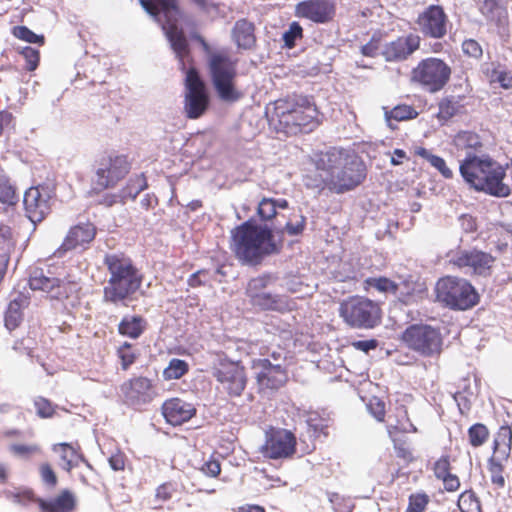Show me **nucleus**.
<instances>
[{
    "label": "nucleus",
    "mask_w": 512,
    "mask_h": 512,
    "mask_svg": "<svg viewBox=\"0 0 512 512\" xmlns=\"http://www.w3.org/2000/svg\"><path fill=\"white\" fill-rule=\"evenodd\" d=\"M313 162L315 172L307 174L304 179L308 188H328L342 194L360 185L366 176L364 163L343 149L331 148L320 152L314 156Z\"/></svg>",
    "instance_id": "f257e3e1"
},
{
    "label": "nucleus",
    "mask_w": 512,
    "mask_h": 512,
    "mask_svg": "<svg viewBox=\"0 0 512 512\" xmlns=\"http://www.w3.org/2000/svg\"><path fill=\"white\" fill-rule=\"evenodd\" d=\"M194 38L207 55L210 80L218 98L225 103L239 101L243 97V92L236 84L238 60L233 59L225 50L212 51L202 36L196 35Z\"/></svg>",
    "instance_id": "f03ea898"
},
{
    "label": "nucleus",
    "mask_w": 512,
    "mask_h": 512,
    "mask_svg": "<svg viewBox=\"0 0 512 512\" xmlns=\"http://www.w3.org/2000/svg\"><path fill=\"white\" fill-rule=\"evenodd\" d=\"M460 174L475 190L484 191L496 197H506L510 188L503 183L504 168L488 156L468 155L460 162Z\"/></svg>",
    "instance_id": "7ed1b4c3"
},
{
    "label": "nucleus",
    "mask_w": 512,
    "mask_h": 512,
    "mask_svg": "<svg viewBox=\"0 0 512 512\" xmlns=\"http://www.w3.org/2000/svg\"><path fill=\"white\" fill-rule=\"evenodd\" d=\"M231 249L244 264L257 265L275 251L271 229L246 221L231 232Z\"/></svg>",
    "instance_id": "20e7f679"
},
{
    "label": "nucleus",
    "mask_w": 512,
    "mask_h": 512,
    "mask_svg": "<svg viewBox=\"0 0 512 512\" xmlns=\"http://www.w3.org/2000/svg\"><path fill=\"white\" fill-rule=\"evenodd\" d=\"M318 110L307 97L296 101L277 100L274 103L271 121L278 131L287 135L309 133L318 125Z\"/></svg>",
    "instance_id": "39448f33"
},
{
    "label": "nucleus",
    "mask_w": 512,
    "mask_h": 512,
    "mask_svg": "<svg viewBox=\"0 0 512 512\" xmlns=\"http://www.w3.org/2000/svg\"><path fill=\"white\" fill-rule=\"evenodd\" d=\"M110 278L104 287V300L117 304L128 299L141 286L142 275L132 261L122 255L110 254L105 257Z\"/></svg>",
    "instance_id": "423d86ee"
},
{
    "label": "nucleus",
    "mask_w": 512,
    "mask_h": 512,
    "mask_svg": "<svg viewBox=\"0 0 512 512\" xmlns=\"http://www.w3.org/2000/svg\"><path fill=\"white\" fill-rule=\"evenodd\" d=\"M142 8L157 22L162 29L179 59L188 54V43L179 22L183 18L177 0H139Z\"/></svg>",
    "instance_id": "0eeeda50"
},
{
    "label": "nucleus",
    "mask_w": 512,
    "mask_h": 512,
    "mask_svg": "<svg viewBox=\"0 0 512 512\" xmlns=\"http://www.w3.org/2000/svg\"><path fill=\"white\" fill-rule=\"evenodd\" d=\"M401 342L425 358H437L443 350V336L439 327L430 324H411L401 333Z\"/></svg>",
    "instance_id": "6e6552de"
},
{
    "label": "nucleus",
    "mask_w": 512,
    "mask_h": 512,
    "mask_svg": "<svg viewBox=\"0 0 512 512\" xmlns=\"http://www.w3.org/2000/svg\"><path fill=\"white\" fill-rule=\"evenodd\" d=\"M435 293L438 302L454 310H467L478 302L474 287L457 277L447 276L438 280Z\"/></svg>",
    "instance_id": "1a4fd4ad"
},
{
    "label": "nucleus",
    "mask_w": 512,
    "mask_h": 512,
    "mask_svg": "<svg viewBox=\"0 0 512 512\" xmlns=\"http://www.w3.org/2000/svg\"><path fill=\"white\" fill-rule=\"evenodd\" d=\"M339 315L351 328L371 329L381 321V309L372 300L360 296L349 297L339 306Z\"/></svg>",
    "instance_id": "9d476101"
},
{
    "label": "nucleus",
    "mask_w": 512,
    "mask_h": 512,
    "mask_svg": "<svg viewBox=\"0 0 512 512\" xmlns=\"http://www.w3.org/2000/svg\"><path fill=\"white\" fill-rule=\"evenodd\" d=\"M450 77V66L436 57L421 60L411 71V80L431 93L442 90L449 82Z\"/></svg>",
    "instance_id": "9b49d317"
},
{
    "label": "nucleus",
    "mask_w": 512,
    "mask_h": 512,
    "mask_svg": "<svg viewBox=\"0 0 512 512\" xmlns=\"http://www.w3.org/2000/svg\"><path fill=\"white\" fill-rule=\"evenodd\" d=\"M213 376L231 397L240 396L248 382L244 366L240 362L226 359L219 361L213 370Z\"/></svg>",
    "instance_id": "f8f14e48"
},
{
    "label": "nucleus",
    "mask_w": 512,
    "mask_h": 512,
    "mask_svg": "<svg viewBox=\"0 0 512 512\" xmlns=\"http://www.w3.org/2000/svg\"><path fill=\"white\" fill-rule=\"evenodd\" d=\"M130 170V164L124 155L110 154L102 157L97 164L94 183L97 189L114 186Z\"/></svg>",
    "instance_id": "ddd939ff"
},
{
    "label": "nucleus",
    "mask_w": 512,
    "mask_h": 512,
    "mask_svg": "<svg viewBox=\"0 0 512 512\" xmlns=\"http://www.w3.org/2000/svg\"><path fill=\"white\" fill-rule=\"evenodd\" d=\"M257 385L261 391H277L288 381L287 366L271 364L270 358H258L252 361Z\"/></svg>",
    "instance_id": "4468645a"
},
{
    "label": "nucleus",
    "mask_w": 512,
    "mask_h": 512,
    "mask_svg": "<svg viewBox=\"0 0 512 512\" xmlns=\"http://www.w3.org/2000/svg\"><path fill=\"white\" fill-rule=\"evenodd\" d=\"M54 196V188L51 185H39L26 190L23 197V204L27 217L31 222L36 223L44 219L50 212V201Z\"/></svg>",
    "instance_id": "2eb2a0df"
},
{
    "label": "nucleus",
    "mask_w": 512,
    "mask_h": 512,
    "mask_svg": "<svg viewBox=\"0 0 512 512\" xmlns=\"http://www.w3.org/2000/svg\"><path fill=\"white\" fill-rule=\"evenodd\" d=\"M185 111L189 118H199L207 109L209 99L204 84L194 69L186 73Z\"/></svg>",
    "instance_id": "dca6fc26"
},
{
    "label": "nucleus",
    "mask_w": 512,
    "mask_h": 512,
    "mask_svg": "<svg viewBox=\"0 0 512 512\" xmlns=\"http://www.w3.org/2000/svg\"><path fill=\"white\" fill-rule=\"evenodd\" d=\"M296 438L294 434L285 429H278L267 434L261 453L265 458L284 459L295 452Z\"/></svg>",
    "instance_id": "f3484780"
},
{
    "label": "nucleus",
    "mask_w": 512,
    "mask_h": 512,
    "mask_svg": "<svg viewBox=\"0 0 512 512\" xmlns=\"http://www.w3.org/2000/svg\"><path fill=\"white\" fill-rule=\"evenodd\" d=\"M495 258L485 252L473 250H461L450 255V262L466 272L486 276L490 273Z\"/></svg>",
    "instance_id": "a211bd4d"
},
{
    "label": "nucleus",
    "mask_w": 512,
    "mask_h": 512,
    "mask_svg": "<svg viewBox=\"0 0 512 512\" xmlns=\"http://www.w3.org/2000/svg\"><path fill=\"white\" fill-rule=\"evenodd\" d=\"M421 38L410 33L384 43L380 54L387 62H401L408 59L420 47Z\"/></svg>",
    "instance_id": "6ab92c4d"
},
{
    "label": "nucleus",
    "mask_w": 512,
    "mask_h": 512,
    "mask_svg": "<svg viewBox=\"0 0 512 512\" xmlns=\"http://www.w3.org/2000/svg\"><path fill=\"white\" fill-rule=\"evenodd\" d=\"M335 3L333 0H304L295 6V16L314 23L324 24L333 19Z\"/></svg>",
    "instance_id": "aec40b11"
},
{
    "label": "nucleus",
    "mask_w": 512,
    "mask_h": 512,
    "mask_svg": "<svg viewBox=\"0 0 512 512\" xmlns=\"http://www.w3.org/2000/svg\"><path fill=\"white\" fill-rule=\"evenodd\" d=\"M420 31L432 38H442L446 34L447 17L437 5L429 6L417 19Z\"/></svg>",
    "instance_id": "412c9836"
},
{
    "label": "nucleus",
    "mask_w": 512,
    "mask_h": 512,
    "mask_svg": "<svg viewBox=\"0 0 512 512\" xmlns=\"http://www.w3.org/2000/svg\"><path fill=\"white\" fill-rule=\"evenodd\" d=\"M96 236V227L91 222H81L72 226L57 254L61 256L64 252L77 248H86Z\"/></svg>",
    "instance_id": "4be33fe9"
},
{
    "label": "nucleus",
    "mask_w": 512,
    "mask_h": 512,
    "mask_svg": "<svg viewBox=\"0 0 512 512\" xmlns=\"http://www.w3.org/2000/svg\"><path fill=\"white\" fill-rule=\"evenodd\" d=\"M125 402L138 406L150 402L154 397L151 380L146 377H137L121 386Z\"/></svg>",
    "instance_id": "5701e85b"
},
{
    "label": "nucleus",
    "mask_w": 512,
    "mask_h": 512,
    "mask_svg": "<svg viewBox=\"0 0 512 512\" xmlns=\"http://www.w3.org/2000/svg\"><path fill=\"white\" fill-rule=\"evenodd\" d=\"M50 274H46L42 269H34L30 274L29 286L32 290L47 293L52 299H60L66 295L64 282Z\"/></svg>",
    "instance_id": "b1692460"
},
{
    "label": "nucleus",
    "mask_w": 512,
    "mask_h": 512,
    "mask_svg": "<svg viewBox=\"0 0 512 512\" xmlns=\"http://www.w3.org/2000/svg\"><path fill=\"white\" fill-rule=\"evenodd\" d=\"M196 413L195 407L182 399L172 398L162 405V414L171 425H181Z\"/></svg>",
    "instance_id": "393cba45"
},
{
    "label": "nucleus",
    "mask_w": 512,
    "mask_h": 512,
    "mask_svg": "<svg viewBox=\"0 0 512 512\" xmlns=\"http://www.w3.org/2000/svg\"><path fill=\"white\" fill-rule=\"evenodd\" d=\"M29 304V299L22 293H16L10 300L5 312V326L8 330L17 328L23 319V309Z\"/></svg>",
    "instance_id": "a878e982"
},
{
    "label": "nucleus",
    "mask_w": 512,
    "mask_h": 512,
    "mask_svg": "<svg viewBox=\"0 0 512 512\" xmlns=\"http://www.w3.org/2000/svg\"><path fill=\"white\" fill-rule=\"evenodd\" d=\"M254 24L246 19L238 20L232 30V37L238 48L250 50L255 46Z\"/></svg>",
    "instance_id": "bb28decb"
},
{
    "label": "nucleus",
    "mask_w": 512,
    "mask_h": 512,
    "mask_svg": "<svg viewBox=\"0 0 512 512\" xmlns=\"http://www.w3.org/2000/svg\"><path fill=\"white\" fill-rule=\"evenodd\" d=\"M52 450L60 455L63 462L62 468L66 471H71L74 467H77L80 462H84L88 468H92L83 455L69 443L54 444Z\"/></svg>",
    "instance_id": "cd10ccee"
},
{
    "label": "nucleus",
    "mask_w": 512,
    "mask_h": 512,
    "mask_svg": "<svg viewBox=\"0 0 512 512\" xmlns=\"http://www.w3.org/2000/svg\"><path fill=\"white\" fill-rule=\"evenodd\" d=\"M38 503L44 512H68L74 507V497L71 492L65 490L52 500L39 499Z\"/></svg>",
    "instance_id": "c85d7f7f"
},
{
    "label": "nucleus",
    "mask_w": 512,
    "mask_h": 512,
    "mask_svg": "<svg viewBox=\"0 0 512 512\" xmlns=\"http://www.w3.org/2000/svg\"><path fill=\"white\" fill-rule=\"evenodd\" d=\"M250 301L254 306H257L262 310L283 311L288 307L285 298L269 292L255 295V297L250 299Z\"/></svg>",
    "instance_id": "c756f323"
},
{
    "label": "nucleus",
    "mask_w": 512,
    "mask_h": 512,
    "mask_svg": "<svg viewBox=\"0 0 512 512\" xmlns=\"http://www.w3.org/2000/svg\"><path fill=\"white\" fill-rule=\"evenodd\" d=\"M146 321L141 316H125L119 323L118 330L121 335L137 339L145 330Z\"/></svg>",
    "instance_id": "7c9ffc66"
},
{
    "label": "nucleus",
    "mask_w": 512,
    "mask_h": 512,
    "mask_svg": "<svg viewBox=\"0 0 512 512\" xmlns=\"http://www.w3.org/2000/svg\"><path fill=\"white\" fill-rule=\"evenodd\" d=\"M332 419L329 413L311 411L308 412L306 417V423L308 427L313 431L314 436L319 437L320 435L327 436V429L330 426Z\"/></svg>",
    "instance_id": "2f4dec72"
},
{
    "label": "nucleus",
    "mask_w": 512,
    "mask_h": 512,
    "mask_svg": "<svg viewBox=\"0 0 512 512\" xmlns=\"http://www.w3.org/2000/svg\"><path fill=\"white\" fill-rule=\"evenodd\" d=\"M454 144L458 150H467V154L471 151H477L482 147V143L478 134L471 131H461L454 137Z\"/></svg>",
    "instance_id": "473e14b6"
},
{
    "label": "nucleus",
    "mask_w": 512,
    "mask_h": 512,
    "mask_svg": "<svg viewBox=\"0 0 512 512\" xmlns=\"http://www.w3.org/2000/svg\"><path fill=\"white\" fill-rule=\"evenodd\" d=\"M416 154L427 160L435 169H437L443 177L450 179L453 176L452 170L446 165L443 158L433 155L429 150L419 147Z\"/></svg>",
    "instance_id": "72a5a7b5"
},
{
    "label": "nucleus",
    "mask_w": 512,
    "mask_h": 512,
    "mask_svg": "<svg viewBox=\"0 0 512 512\" xmlns=\"http://www.w3.org/2000/svg\"><path fill=\"white\" fill-rule=\"evenodd\" d=\"M417 116V112L415 109L409 105H398L394 107L390 111H385V120L388 126L394 129L392 124V120L395 121H404L408 119L415 118Z\"/></svg>",
    "instance_id": "f704fd0d"
},
{
    "label": "nucleus",
    "mask_w": 512,
    "mask_h": 512,
    "mask_svg": "<svg viewBox=\"0 0 512 512\" xmlns=\"http://www.w3.org/2000/svg\"><path fill=\"white\" fill-rule=\"evenodd\" d=\"M146 187L147 181L143 174L130 178L127 186L121 192V201L135 199Z\"/></svg>",
    "instance_id": "c9c22d12"
},
{
    "label": "nucleus",
    "mask_w": 512,
    "mask_h": 512,
    "mask_svg": "<svg viewBox=\"0 0 512 512\" xmlns=\"http://www.w3.org/2000/svg\"><path fill=\"white\" fill-rule=\"evenodd\" d=\"M189 370V365L186 361L173 358L169 361L168 366L163 371V378L165 380H177L184 376Z\"/></svg>",
    "instance_id": "e433bc0d"
},
{
    "label": "nucleus",
    "mask_w": 512,
    "mask_h": 512,
    "mask_svg": "<svg viewBox=\"0 0 512 512\" xmlns=\"http://www.w3.org/2000/svg\"><path fill=\"white\" fill-rule=\"evenodd\" d=\"M328 501L332 505L334 512H352L355 504L351 497L340 495L336 492L326 493Z\"/></svg>",
    "instance_id": "4c0bfd02"
},
{
    "label": "nucleus",
    "mask_w": 512,
    "mask_h": 512,
    "mask_svg": "<svg viewBox=\"0 0 512 512\" xmlns=\"http://www.w3.org/2000/svg\"><path fill=\"white\" fill-rule=\"evenodd\" d=\"M303 38V28L302 26L293 21L290 23L289 28L283 33L282 40L284 42V47L288 49H292L296 45V41Z\"/></svg>",
    "instance_id": "58836bf2"
},
{
    "label": "nucleus",
    "mask_w": 512,
    "mask_h": 512,
    "mask_svg": "<svg viewBox=\"0 0 512 512\" xmlns=\"http://www.w3.org/2000/svg\"><path fill=\"white\" fill-rule=\"evenodd\" d=\"M9 450L14 456L26 460L41 453V447L38 444H12Z\"/></svg>",
    "instance_id": "ea45409f"
},
{
    "label": "nucleus",
    "mask_w": 512,
    "mask_h": 512,
    "mask_svg": "<svg viewBox=\"0 0 512 512\" xmlns=\"http://www.w3.org/2000/svg\"><path fill=\"white\" fill-rule=\"evenodd\" d=\"M272 280L273 278L270 275H261L251 279L246 288V294L249 299L258 295L257 292H259V290H265L272 283Z\"/></svg>",
    "instance_id": "a19ab883"
},
{
    "label": "nucleus",
    "mask_w": 512,
    "mask_h": 512,
    "mask_svg": "<svg viewBox=\"0 0 512 512\" xmlns=\"http://www.w3.org/2000/svg\"><path fill=\"white\" fill-rule=\"evenodd\" d=\"M488 435V429L485 425L480 423L472 425L468 430L470 444L474 447L483 445Z\"/></svg>",
    "instance_id": "79ce46f5"
},
{
    "label": "nucleus",
    "mask_w": 512,
    "mask_h": 512,
    "mask_svg": "<svg viewBox=\"0 0 512 512\" xmlns=\"http://www.w3.org/2000/svg\"><path fill=\"white\" fill-rule=\"evenodd\" d=\"M13 35L28 43L44 44V36L37 35L26 26H16L13 28Z\"/></svg>",
    "instance_id": "37998d69"
},
{
    "label": "nucleus",
    "mask_w": 512,
    "mask_h": 512,
    "mask_svg": "<svg viewBox=\"0 0 512 512\" xmlns=\"http://www.w3.org/2000/svg\"><path fill=\"white\" fill-rule=\"evenodd\" d=\"M258 214L262 220H270L277 214L275 199L263 198L258 204Z\"/></svg>",
    "instance_id": "c03bdc74"
},
{
    "label": "nucleus",
    "mask_w": 512,
    "mask_h": 512,
    "mask_svg": "<svg viewBox=\"0 0 512 512\" xmlns=\"http://www.w3.org/2000/svg\"><path fill=\"white\" fill-rule=\"evenodd\" d=\"M459 109V105L456 101L451 99H443L439 103L438 118L443 121H447L452 118Z\"/></svg>",
    "instance_id": "a18cd8bd"
},
{
    "label": "nucleus",
    "mask_w": 512,
    "mask_h": 512,
    "mask_svg": "<svg viewBox=\"0 0 512 512\" xmlns=\"http://www.w3.org/2000/svg\"><path fill=\"white\" fill-rule=\"evenodd\" d=\"M15 201L16 193L14 187L6 178L0 177V202L13 205Z\"/></svg>",
    "instance_id": "49530a36"
},
{
    "label": "nucleus",
    "mask_w": 512,
    "mask_h": 512,
    "mask_svg": "<svg viewBox=\"0 0 512 512\" xmlns=\"http://www.w3.org/2000/svg\"><path fill=\"white\" fill-rule=\"evenodd\" d=\"M489 471L491 472V481L499 487L505 485V479L502 475L503 466L496 457H491L489 460Z\"/></svg>",
    "instance_id": "de8ad7c7"
},
{
    "label": "nucleus",
    "mask_w": 512,
    "mask_h": 512,
    "mask_svg": "<svg viewBox=\"0 0 512 512\" xmlns=\"http://www.w3.org/2000/svg\"><path fill=\"white\" fill-rule=\"evenodd\" d=\"M428 503L429 497L426 494H412L406 512H424Z\"/></svg>",
    "instance_id": "09e8293b"
},
{
    "label": "nucleus",
    "mask_w": 512,
    "mask_h": 512,
    "mask_svg": "<svg viewBox=\"0 0 512 512\" xmlns=\"http://www.w3.org/2000/svg\"><path fill=\"white\" fill-rule=\"evenodd\" d=\"M20 53L26 61L25 68L29 71L35 70L39 64V51L35 48L26 46L21 49Z\"/></svg>",
    "instance_id": "8fccbe9b"
},
{
    "label": "nucleus",
    "mask_w": 512,
    "mask_h": 512,
    "mask_svg": "<svg viewBox=\"0 0 512 512\" xmlns=\"http://www.w3.org/2000/svg\"><path fill=\"white\" fill-rule=\"evenodd\" d=\"M368 283L380 292L396 294L398 291V285L384 277L371 279Z\"/></svg>",
    "instance_id": "3c124183"
},
{
    "label": "nucleus",
    "mask_w": 512,
    "mask_h": 512,
    "mask_svg": "<svg viewBox=\"0 0 512 512\" xmlns=\"http://www.w3.org/2000/svg\"><path fill=\"white\" fill-rule=\"evenodd\" d=\"M34 406L36 408L37 415L41 418H49L54 413L52 403L46 398L37 397L34 400Z\"/></svg>",
    "instance_id": "603ef678"
},
{
    "label": "nucleus",
    "mask_w": 512,
    "mask_h": 512,
    "mask_svg": "<svg viewBox=\"0 0 512 512\" xmlns=\"http://www.w3.org/2000/svg\"><path fill=\"white\" fill-rule=\"evenodd\" d=\"M434 475L437 479L441 480L450 473V460L448 455L441 456L433 466Z\"/></svg>",
    "instance_id": "864d4df0"
},
{
    "label": "nucleus",
    "mask_w": 512,
    "mask_h": 512,
    "mask_svg": "<svg viewBox=\"0 0 512 512\" xmlns=\"http://www.w3.org/2000/svg\"><path fill=\"white\" fill-rule=\"evenodd\" d=\"M118 355L121 359V365L124 370H127L135 361V354L131 351V345L124 343L118 350Z\"/></svg>",
    "instance_id": "5fc2aeb1"
},
{
    "label": "nucleus",
    "mask_w": 512,
    "mask_h": 512,
    "mask_svg": "<svg viewBox=\"0 0 512 512\" xmlns=\"http://www.w3.org/2000/svg\"><path fill=\"white\" fill-rule=\"evenodd\" d=\"M367 408L369 412L373 415V417L378 421H383L385 416V404L379 398H372Z\"/></svg>",
    "instance_id": "6e6d98bb"
},
{
    "label": "nucleus",
    "mask_w": 512,
    "mask_h": 512,
    "mask_svg": "<svg viewBox=\"0 0 512 512\" xmlns=\"http://www.w3.org/2000/svg\"><path fill=\"white\" fill-rule=\"evenodd\" d=\"M463 52L473 58H479L482 56V47L474 39H467L462 43Z\"/></svg>",
    "instance_id": "4d7b16f0"
},
{
    "label": "nucleus",
    "mask_w": 512,
    "mask_h": 512,
    "mask_svg": "<svg viewBox=\"0 0 512 512\" xmlns=\"http://www.w3.org/2000/svg\"><path fill=\"white\" fill-rule=\"evenodd\" d=\"M499 9L497 0H484L480 11L488 19L494 20L495 12Z\"/></svg>",
    "instance_id": "13d9d810"
},
{
    "label": "nucleus",
    "mask_w": 512,
    "mask_h": 512,
    "mask_svg": "<svg viewBox=\"0 0 512 512\" xmlns=\"http://www.w3.org/2000/svg\"><path fill=\"white\" fill-rule=\"evenodd\" d=\"M40 475L47 485L55 486L57 483V477L53 469L48 463H44L40 466Z\"/></svg>",
    "instance_id": "bf43d9fd"
},
{
    "label": "nucleus",
    "mask_w": 512,
    "mask_h": 512,
    "mask_svg": "<svg viewBox=\"0 0 512 512\" xmlns=\"http://www.w3.org/2000/svg\"><path fill=\"white\" fill-rule=\"evenodd\" d=\"M287 351L282 348H277L268 354L267 358L271 359V364H280L281 366H287Z\"/></svg>",
    "instance_id": "052dcab7"
},
{
    "label": "nucleus",
    "mask_w": 512,
    "mask_h": 512,
    "mask_svg": "<svg viewBox=\"0 0 512 512\" xmlns=\"http://www.w3.org/2000/svg\"><path fill=\"white\" fill-rule=\"evenodd\" d=\"M381 47L379 41L371 40L361 47V52L364 56L375 57L380 54Z\"/></svg>",
    "instance_id": "680f3d73"
},
{
    "label": "nucleus",
    "mask_w": 512,
    "mask_h": 512,
    "mask_svg": "<svg viewBox=\"0 0 512 512\" xmlns=\"http://www.w3.org/2000/svg\"><path fill=\"white\" fill-rule=\"evenodd\" d=\"M202 471L207 476L216 477L221 471L220 463L217 460H209L203 464Z\"/></svg>",
    "instance_id": "e2e57ef3"
},
{
    "label": "nucleus",
    "mask_w": 512,
    "mask_h": 512,
    "mask_svg": "<svg viewBox=\"0 0 512 512\" xmlns=\"http://www.w3.org/2000/svg\"><path fill=\"white\" fill-rule=\"evenodd\" d=\"M444 485V489L448 492H455L460 487L459 478L455 474H449L441 479Z\"/></svg>",
    "instance_id": "0e129e2a"
},
{
    "label": "nucleus",
    "mask_w": 512,
    "mask_h": 512,
    "mask_svg": "<svg viewBox=\"0 0 512 512\" xmlns=\"http://www.w3.org/2000/svg\"><path fill=\"white\" fill-rule=\"evenodd\" d=\"M305 226V217L300 215V220L295 224L287 222L285 224V230L289 235L296 236L302 233Z\"/></svg>",
    "instance_id": "69168bd1"
},
{
    "label": "nucleus",
    "mask_w": 512,
    "mask_h": 512,
    "mask_svg": "<svg viewBox=\"0 0 512 512\" xmlns=\"http://www.w3.org/2000/svg\"><path fill=\"white\" fill-rule=\"evenodd\" d=\"M13 501L18 504H27L28 502L32 501L34 498V495L32 491L30 490H24L17 493H10Z\"/></svg>",
    "instance_id": "338daca9"
},
{
    "label": "nucleus",
    "mask_w": 512,
    "mask_h": 512,
    "mask_svg": "<svg viewBox=\"0 0 512 512\" xmlns=\"http://www.w3.org/2000/svg\"><path fill=\"white\" fill-rule=\"evenodd\" d=\"M173 488L171 484H163L156 490V499L160 501H167L172 497Z\"/></svg>",
    "instance_id": "774afa93"
}]
</instances>
